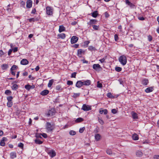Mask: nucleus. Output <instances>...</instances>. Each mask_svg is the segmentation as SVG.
<instances>
[{
  "label": "nucleus",
  "mask_w": 159,
  "mask_h": 159,
  "mask_svg": "<svg viewBox=\"0 0 159 159\" xmlns=\"http://www.w3.org/2000/svg\"><path fill=\"white\" fill-rule=\"evenodd\" d=\"M119 61L123 66L125 65L127 62V59L126 57L123 55L120 57Z\"/></svg>",
  "instance_id": "obj_1"
},
{
  "label": "nucleus",
  "mask_w": 159,
  "mask_h": 159,
  "mask_svg": "<svg viewBox=\"0 0 159 159\" xmlns=\"http://www.w3.org/2000/svg\"><path fill=\"white\" fill-rule=\"evenodd\" d=\"M46 128L47 129L48 132H51L53 129L52 125L50 123L48 122L46 123Z\"/></svg>",
  "instance_id": "obj_2"
},
{
  "label": "nucleus",
  "mask_w": 159,
  "mask_h": 159,
  "mask_svg": "<svg viewBox=\"0 0 159 159\" xmlns=\"http://www.w3.org/2000/svg\"><path fill=\"white\" fill-rule=\"evenodd\" d=\"M55 114V111L54 109H51L48 111L46 115L48 117L52 116Z\"/></svg>",
  "instance_id": "obj_3"
},
{
  "label": "nucleus",
  "mask_w": 159,
  "mask_h": 159,
  "mask_svg": "<svg viewBox=\"0 0 159 159\" xmlns=\"http://www.w3.org/2000/svg\"><path fill=\"white\" fill-rule=\"evenodd\" d=\"M81 109L84 111H87L91 110L90 106L85 104L83 105Z\"/></svg>",
  "instance_id": "obj_4"
},
{
  "label": "nucleus",
  "mask_w": 159,
  "mask_h": 159,
  "mask_svg": "<svg viewBox=\"0 0 159 159\" xmlns=\"http://www.w3.org/2000/svg\"><path fill=\"white\" fill-rule=\"evenodd\" d=\"M47 14L49 15H52L53 14V9L49 7H47L46 8Z\"/></svg>",
  "instance_id": "obj_5"
},
{
  "label": "nucleus",
  "mask_w": 159,
  "mask_h": 159,
  "mask_svg": "<svg viewBox=\"0 0 159 159\" xmlns=\"http://www.w3.org/2000/svg\"><path fill=\"white\" fill-rule=\"evenodd\" d=\"M93 68L96 71H99L101 69H102V67L98 64H94L93 66Z\"/></svg>",
  "instance_id": "obj_6"
},
{
  "label": "nucleus",
  "mask_w": 159,
  "mask_h": 159,
  "mask_svg": "<svg viewBox=\"0 0 159 159\" xmlns=\"http://www.w3.org/2000/svg\"><path fill=\"white\" fill-rule=\"evenodd\" d=\"M78 40V37L76 36H73L71 38V43L72 44L75 43L77 42Z\"/></svg>",
  "instance_id": "obj_7"
},
{
  "label": "nucleus",
  "mask_w": 159,
  "mask_h": 159,
  "mask_svg": "<svg viewBox=\"0 0 159 159\" xmlns=\"http://www.w3.org/2000/svg\"><path fill=\"white\" fill-rule=\"evenodd\" d=\"M125 3L127 4L130 8H134L135 6L128 0H125Z\"/></svg>",
  "instance_id": "obj_8"
},
{
  "label": "nucleus",
  "mask_w": 159,
  "mask_h": 159,
  "mask_svg": "<svg viewBox=\"0 0 159 159\" xmlns=\"http://www.w3.org/2000/svg\"><path fill=\"white\" fill-rule=\"evenodd\" d=\"M82 85H83V81L81 80L77 81L75 84L76 87L79 88H80Z\"/></svg>",
  "instance_id": "obj_9"
},
{
  "label": "nucleus",
  "mask_w": 159,
  "mask_h": 159,
  "mask_svg": "<svg viewBox=\"0 0 159 159\" xmlns=\"http://www.w3.org/2000/svg\"><path fill=\"white\" fill-rule=\"evenodd\" d=\"M32 2L30 0H28L26 2V7L28 8H30L32 7Z\"/></svg>",
  "instance_id": "obj_10"
},
{
  "label": "nucleus",
  "mask_w": 159,
  "mask_h": 159,
  "mask_svg": "<svg viewBox=\"0 0 159 159\" xmlns=\"http://www.w3.org/2000/svg\"><path fill=\"white\" fill-rule=\"evenodd\" d=\"M7 140V139L6 137H3L2 140H1L0 145L2 146H4L5 145V141Z\"/></svg>",
  "instance_id": "obj_11"
},
{
  "label": "nucleus",
  "mask_w": 159,
  "mask_h": 159,
  "mask_svg": "<svg viewBox=\"0 0 159 159\" xmlns=\"http://www.w3.org/2000/svg\"><path fill=\"white\" fill-rule=\"evenodd\" d=\"M83 85H85L86 86H89L90 84L91 81L89 80H87L86 81H83Z\"/></svg>",
  "instance_id": "obj_12"
},
{
  "label": "nucleus",
  "mask_w": 159,
  "mask_h": 159,
  "mask_svg": "<svg viewBox=\"0 0 159 159\" xmlns=\"http://www.w3.org/2000/svg\"><path fill=\"white\" fill-rule=\"evenodd\" d=\"M97 21L95 19L90 20V21L88 23L89 25H91L93 24H96Z\"/></svg>",
  "instance_id": "obj_13"
},
{
  "label": "nucleus",
  "mask_w": 159,
  "mask_h": 159,
  "mask_svg": "<svg viewBox=\"0 0 159 159\" xmlns=\"http://www.w3.org/2000/svg\"><path fill=\"white\" fill-rule=\"evenodd\" d=\"M49 92V91L48 90H44L42 91L40 94L43 96H45L48 94Z\"/></svg>",
  "instance_id": "obj_14"
},
{
  "label": "nucleus",
  "mask_w": 159,
  "mask_h": 159,
  "mask_svg": "<svg viewBox=\"0 0 159 159\" xmlns=\"http://www.w3.org/2000/svg\"><path fill=\"white\" fill-rule=\"evenodd\" d=\"M20 63L23 65H26L28 63V61L25 59H23L20 62Z\"/></svg>",
  "instance_id": "obj_15"
},
{
  "label": "nucleus",
  "mask_w": 159,
  "mask_h": 159,
  "mask_svg": "<svg viewBox=\"0 0 159 159\" xmlns=\"http://www.w3.org/2000/svg\"><path fill=\"white\" fill-rule=\"evenodd\" d=\"M153 89L152 87H150L147 88L145 90V92L147 93L152 92L153 91Z\"/></svg>",
  "instance_id": "obj_16"
},
{
  "label": "nucleus",
  "mask_w": 159,
  "mask_h": 159,
  "mask_svg": "<svg viewBox=\"0 0 159 159\" xmlns=\"http://www.w3.org/2000/svg\"><path fill=\"white\" fill-rule=\"evenodd\" d=\"M103 112L104 113V114L106 115L108 113L107 110L106 109L102 110V108L100 109L99 110L100 113L102 114L103 113Z\"/></svg>",
  "instance_id": "obj_17"
},
{
  "label": "nucleus",
  "mask_w": 159,
  "mask_h": 159,
  "mask_svg": "<svg viewBox=\"0 0 159 159\" xmlns=\"http://www.w3.org/2000/svg\"><path fill=\"white\" fill-rule=\"evenodd\" d=\"M49 154L50 156H51L52 157H54L56 155L55 152L53 150H52L49 153Z\"/></svg>",
  "instance_id": "obj_18"
},
{
  "label": "nucleus",
  "mask_w": 159,
  "mask_h": 159,
  "mask_svg": "<svg viewBox=\"0 0 159 159\" xmlns=\"http://www.w3.org/2000/svg\"><path fill=\"white\" fill-rule=\"evenodd\" d=\"M65 30V27L62 25H60L59 29V31L61 33L62 31H64Z\"/></svg>",
  "instance_id": "obj_19"
},
{
  "label": "nucleus",
  "mask_w": 159,
  "mask_h": 159,
  "mask_svg": "<svg viewBox=\"0 0 159 159\" xmlns=\"http://www.w3.org/2000/svg\"><path fill=\"white\" fill-rule=\"evenodd\" d=\"M142 84L144 85H146L148 84V80L147 79H144L142 81Z\"/></svg>",
  "instance_id": "obj_20"
},
{
  "label": "nucleus",
  "mask_w": 159,
  "mask_h": 159,
  "mask_svg": "<svg viewBox=\"0 0 159 159\" xmlns=\"http://www.w3.org/2000/svg\"><path fill=\"white\" fill-rule=\"evenodd\" d=\"M58 38H61V39H64L66 37L65 34L64 33H62L61 34H59L57 35Z\"/></svg>",
  "instance_id": "obj_21"
},
{
  "label": "nucleus",
  "mask_w": 159,
  "mask_h": 159,
  "mask_svg": "<svg viewBox=\"0 0 159 159\" xmlns=\"http://www.w3.org/2000/svg\"><path fill=\"white\" fill-rule=\"evenodd\" d=\"M132 137L134 140H136L139 139L138 135L136 134H134L132 135Z\"/></svg>",
  "instance_id": "obj_22"
},
{
  "label": "nucleus",
  "mask_w": 159,
  "mask_h": 159,
  "mask_svg": "<svg viewBox=\"0 0 159 159\" xmlns=\"http://www.w3.org/2000/svg\"><path fill=\"white\" fill-rule=\"evenodd\" d=\"M8 67V66L7 64H3L1 66L2 69L3 70H6Z\"/></svg>",
  "instance_id": "obj_23"
},
{
  "label": "nucleus",
  "mask_w": 159,
  "mask_h": 159,
  "mask_svg": "<svg viewBox=\"0 0 159 159\" xmlns=\"http://www.w3.org/2000/svg\"><path fill=\"white\" fill-rule=\"evenodd\" d=\"M98 14L97 11H95L92 13V16L94 18H96Z\"/></svg>",
  "instance_id": "obj_24"
},
{
  "label": "nucleus",
  "mask_w": 159,
  "mask_h": 159,
  "mask_svg": "<svg viewBox=\"0 0 159 159\" xmlns=\"http://www.w3.org/2000/svg\"><path fill=\"white\" fill-rule=\"evenodd\" d=\"M84 52V51L81 49H80L78 50L77 53L78 56L81 57V56L82 54Z\"/></svg>",
  "instance_id": "obj_25"
},
{
  "label": "nucleus",
  "mask_w": 159,
  "mask_h": 159,
  "mask_svg": "<svg viewBox=\"0 0 159 159\" xmlns=\"http://www.w3.org/2000/svg\"><path fill=\"white\" fill-rule=\"evenodd\" d=\"M95 139L97 140V141H98L100 140V135L98 134H96L95 136Z\"/></svg>",
  "instance_id": "obj_26"
},
{
  "label": "nucleus",
  "mask_w": 159,
  "mask_h": 159,
  "mask_svg": "<svg viewBox=\"0 0 159 159\" xmlns=\"http://www.w3.org/2000/svg\"><path fill=\"white\" fill-rule=\"evenodd\" d=\"M11 157V158H14L16 157V154L15 152H11L10 153Z\"/></svg>",
  "instance_id": "obj_27"
},
{
  "label": "nucleus",
  "mask_w": 159,
  "mask_h": 159,
  "mask_svg": "<svg viewBox=\"0 0 159 159\" xmlns=\"http://www.w3.org/2000/svg\"><path fill=\"white\" fill-rule=\"evenodd\" d=\"M35 142L36 143L41 144L43 142L40 140L39 139H36L35 140Z\"/></svg>",
  "instance_id": "obj_28"
},
{
  "label": "nucleus",
  "mask_w": 159,
  "mask_h": 159,
  "mask_svg": "<svg viewBox=\"0 0 159 159\" xmlns=\"http://www.w3.org/2000/svg\"><path fill=\"white\" fill-rule=\"evenodd\" d=\"M18 88V85L16 84H14L11 87L13 90H16Z\"/></svg>",
  "instance_id": "obj_29"
},
{
  "label": "nucleus",
  "mask_w": 159,
  "mask_h": 159,
  "mask_svg": "<svg viewBox=\"0 0 159 159\" xmlns=\"http://www.w3.org/2000/svg\"><path fill=\"white\" fill-rule=\"evenodd\" d=\"M53 82V80H51L49 81V83L48 84V87H50L52 85Z\"/></svg>",
  "instance_id": "obj_30"
},
{
  "label": "nucleus",
  "mask_w": 159,
  "mask_h": 159,
  "mask_svg": "<svg viewBox=\"0 0 159 159\" xmlns=\"http://www.w3.org/2000/svg\"><path fill=\"white\" fill-rule=\"evenodd\" d=\"M84 120V119L83 118L80 117L78 118H77L75 120V122H80L82 121H83Z\"/></svg>",
  "instance_id": "obj_31"
},
{
  "label": "nucleus",
  "mask_w": 159,
  "mask_h": 159,
  "mask_svg": "<svg viewBox=\"0 0 159 159\" xmlns=\"http://www.w3.org/2000/svg\"><path fill=\"white\" fill-rule=\"evenodd\" d=\"M31 86L29 84L26 85L25 86V89L28 90H29L31 89Z\"/></svg>",
  "instance_id": "obj_32"
},
{
  "label": "nucleus",
  "mask_w": 159,
  "mask_h": 159,
  "mask_svg": "<svg viewBox=\"0 0 159 159\" xmlns=\"http://www.w3.org/2000/svg\"><path fill=\"white\" fill-rule=\"evenodd\" d=\"M80 93H74L73 95V97L74 98H76L77 97L79 96Z\"/></svg>",
  "instance_id": "obj_33"
},
{
  "label": "nucleus",
  "mask_w": 159,
  "mask_h": 159,
  "mask_svg": "<svg viewBox=\"0 0 159 159\" xmlns=\"http://www.w3.org/2000/svg\"><path fill=\"white\" fill-rule=\"evenodd\" d=\"M7 105L8 107H11L12 105V102L8 101Z\"/></svg>",
  "instance_id": "obj_34"
},
{
  "label": "nucleus",
  "mask_w": 159,
  "mask_h": 159,
  "mask_svg": "<svg viewBox=\"0 0 159 159\" xmlns=\"http://www.w3.org/2000/svg\"><path fill=\"white\" fill-rule=\"evenodd\" d=\"M17 68V66L16 65H14L12 66V67L11 68L10 70H14L16 69Z\"/></svg>",
  "instance_id": "obj_35"
},
{
  "label": "nucleus",
  "mask_w": 159,
  "mask_h": 159,
  "mask_svg": "<svg viewBox=\"0 0 159 159\" xmlns=\"http://www.w3.org/2000/svg\"><path fill=\"white\" fill-rule=\"evenodd\" d=\"M11 91L9 90H7L5 91V93L7 95H9L11 94Z\"/></svg>",
  "instance_id": "obj_36"
},
{
  "label": "nucleus",
  "mask_w": 159,
  "mask_h": 159,
  "mask_svg": "<svg viewBox=\"0 0 159 159\" xmlns=\"http://www.w3.org/2000/svg\"><path fill=\"white\" fill-rule=\"evenodd\" d=\"M20 6L21 7H24L25 6V2L24 1H21L20 2Z\"/></svg>",
  "instance_id": "obj_37"
},
{
  "label": "nucleus",
  "mask_w": 159,
  "mask_h": 159,
  "mask_svg": "<svg viewBox=\"0 0 159 159\" xmlns=\"http://www.w3.org/2000/svg\"><path fill=\"white\" fill-rule=\"evenodd\" d=\"M92 26L94 30H98L99 29V26H98L97 25H93Z\"/></svg>",
  "instance_id": "obj_38"
},
{
  "label": "nucleus",
  "mask_w": 159,
  "mask_h": 159,
  "mask_svg": "<svg viewBox=\"0 0 159 159\" xmlns=\"http://www.w3.org/2000/svg\"><path fill=\"white\" fill-rule=\"evenodd\" d=\"M115 70L117 72H120L122 68L119 67H116L115 68Z\"/></svg>",
  "instance_id": "obj_39"
},
{
  "label": "nucleus",
  "mask_w": 159,
  "mask_h": 159,
  "mask_svg": "<svg viewBox=\"0 0 159 159\" xmlns=\"http://www.w3.org/2000/svg\"><path fill=\"white\" fill-rule=\"evenodd\" d=\"M24 144L21 143H20L18 145V147L23 149V148Z\"/></svg>",
  "instance_id": "obj_40"
},
{
  "label": "nucleus",
  "mask_w": 159,
  "mask_h": 159,
  "mask_svg": "<svg viewBox=\"0 0 159 159\" xmlns=\"http://www.w3.org/2000/svg\"><path fill=\"white\" fill-rule=\"evenodd\" d=\"M106 152L109 155L112 154L111 150L110 149H107L106 151Z\"/></svg>",
  "instance_id": "obj_41"
},
{
  "label": "nucleus",
  "mask_w": 159,
  "mask_h": 159,
  "mask_svg": "<svg viewBox=\"0 0 159 159\" xmlns=\"http://www.w3.org/2000/svg\"><path fill=\"white\" fill-rule=\"evenodd\" d=\"M69 134L70 135H74L76 134V132L73 130H71L70 131Z\"/></svg>",
  "instance_id": "obj_42"
},
{
  "label": "nucleus",
  "mask_w": 159,
  "mask_h": 159,
  "mask_svg": "<svg viewBox=\"0 0 159 159\" xmlns=\"http://www.w3.org/2000/svg\"><path fill=\"white\" fill-rule=\"evenodd\" d=\"M107 96L110 98H113V96H112L111 93H108L107 94Z\"/></svg>",
  "instance_id": "obj_43"
},
{
  "label": "nucleus",
  "mask_w": 159,
  "mask_h": 159,
  "mask_svg": "<svg viewBox=\"0 0 159 159\" xmlns=\"http://www.w3.org/2000/svg\"><path fill=\"white\" fill-rule=\"evenodd\" d=\"M13 97L11 96H9L7 98V99L8 100V101L12 102L11 101Z\"/></svg>",
  "instance_id": "obj_44"
},
{
  "label": "nucleus",
  "mask_w": 159,
  "mask_h": 159,
  "mask_svg": "<svg viewBox=\"0 0 159 159\" xmlns=\"http://www.w3.org/2000/svg\"><path fill=\"white\" fill-rule=\"evenodd\" d=\"M117 110L115 109H113L111 110V112L113 114H115L117 113Z\"/></svg>",
  "instance_id": "obj_45"
},
{
  "label": "nucleus",
  "mask_w": 159,
  "mask_h": 159,
  "mask_svg": "<svg viewBox=\"0 0 159 159\" xmlns=\"http://www.w3.org/2000/svg\"><path fill=\"white\" fill-rule=\"evenodd\" d=\"M98 121L102 125H103L104 124V122L103 121L102 119L99 118H98Z\"/></svg>",
  "instance_id": "obj_46"
},
{
  "label": "nucleus",
  "mask_w": 159,
  "mask_h": 159,
  "mask_svg": "<svg viewBox=\"0 0 159 159\" xmlns=\"http://www.w3.org/2000/svg\"><path fill=\"white\" fill-rule=\"evenodd\" d=\"M97 87L98 88H102V84L101 83H100L99 81H98L97 82Z\"/></svg>",
  "instance_id": "obj_47"
},
{
  "label": "nucleus",
  "mask_w": 159,
  "mask_h": 159,
  "mask_svg": "<svg viewBox=\"0 0 159 159\" xmlns=\"http://www.w3.org/2000/svg\"><path fill=\"white\" fill-rule=\"evenodd\" d=\"M115 40L116 41H117L119 39V37L118 35L117 34H115L114 35Z\"/></svg>",
  "instance_id": "obj_48"
},
{
  "label": "nucleus",
  "mask_w": 159,
  "mask_h": 159,
  "mask_svg": "<svg viewBox=\"0 0 159 159\" xmlns=\"http://www.w3.org/2000/svg\"><path fill=\"white\" fill-rule=\"evenodd\" d=\"M76 74V72H73V73H72L71 74V77L72 78H75Z\"/></svg>",
  "instance_id": "obj_49"
},
{
  "label": "nucleus",
  "mask_w": 159,
  "mask_h": 159,
  "mask_svg": "<svg viewBox=\"0 0 159 159\" xmlns=\"http://www.w3.org/2000/svg\"><path fill=\"white\" fill-rule=\"evenodd\" d=\"M132 117L133 119H135L137 118V114L136 113H134L132 114Z\"/></svg>",
  "instance_id": "obj_50"
},
{
  "label": "nucleus",
  "mask_w": 159,
  "mask_h": 159,
  "mask_svg": "<svg viewBox=\"0 0 159 159\" xmlns=\"http://www.w3.org/2000/svg\"><path fill=\"white\" fill-rule=\"evenodd\" d=\"M85 129L84 127H83L82 128H81L79 129V132L80 133H82L83 131H84V130Z\"/></svg>",
  "instance_id": "obj_51"
},
{
  "label": "nucleus",
  "mask_w": 159,
  "mask_h": 159,
  "mask_svg": "<svg viewBox=\"0 0 159 159\" xmlns=\"http://www.w3.org/2000/svg\"><path fill=\"white\" fill-rule=\"evenodd\" d=\"M73 84V82L71 81L68 80L67 82V84L68 85H72Z\"/></svg>",
  "instance_id": "obj_52"
},
{
  "label": "nucleus",
  "mask_w": 159,
  "mask_h": 159,
  "mask_svg": "<svg viewBox=\"0 0 159 159\" xmlns=\"http://www.w3.org/2000/svg\"><path fill=\"white\" fill-rule=\"evenodd\" d=\"M42 136L44 138H46L47 137V134L45 133H43L41 134Z\"/></svg>",
  "instance_id": "obj_53"
},
{
  "label": "nucleus",
  "mask_w": 159,
  "mask_h": 159,
  "mask_svg": "<svg viewBox=\"0 0 159 159\" xmlns=\"http://www.w3.org/2000/svg\"><path fill=\"white\" fill-rule=\"evenodd\" d=\"M153 158L156 159H159V155H155L153 156Z\"/></svg>",
  "instance_id": "obj_54"
},
{
  "label": "nucleus",
  "mask_w": 159,
  "mask_h": 159,
  "mask_svg": "<svg viewBox=\"0 0 159 159\" xmlns=\"http://www.w3.org/2000/svg\"><path fill=\"white\" fill-rule=\"evenodd\" d=\"M148 39L149 41H151L152 39V37L151 35H149L148 37Z\"/></svg>",
  "instance_id": "obj_55"
},
{
  "label": "nucleus",
  "mask_w": 159,
  "mask_h": 159,
  "mask_svg": "<svg viewBox=\"0 0 159 159\" xmlns=\"http://www.w3.org/2000/svg\"><path fill=\"white\" fill-rule=\"evenodd\" d=\"M29 21L31 22L32 21L34 22L35 21V19L34 18H31L29 19Z\"/></svg>",
  "instance_id": "obj_56"
},
{
  "label": "nucleus",
  "mask_w": 159,
  "mask_h": 159,
  "mask_svg": "<svg viewBox=\"0 0 159 159\" xmlns=\"http://www.w3.org/2000/svg\"><path fill=\"white\" fill-rule=\"evenodd\" d=\"M12 51H13L14 52H16L18 51V48L15 47L13 49H12Z\"/></svg>",
  "instance_id": "obj_57"
},
{
  "label": "nucleus",
  "mask_w": 159,
  "mask_h": 159,
  "mask_svg": "<svg viewBox=\"0 0 159 159\" xmlns=\"http://www.w3.org/2000/svg\"><path fill=\"white\" fill-rule=\"evenodd\" d=\"M105 59L104 58H103L102 59H100L99 60V61L101 63H102L105 62Z\"/></svg>",
  "instance_id": "obj_58"
},
{
  "label": "nucleus",
  "mask_w": 159,
  "mask_h": 159,
  "mask_svg": "<svg viewBox=\"0 0 159 159\" xmlns=\"http://www.w3.org/2000/svg\"><path fill=\"white\" fill-rule=\"evenodd\" d=\"M36 12V10L35 8H34L32 9L31 13L32 14H35V12Z\"/></svg>",
  "instance_id": "obj_59"
},
{
  "label": "nucleus",
  "mask_w": 159,
  "mask_h": 159,
  "mask_svg": "<svg viewBox=\"0 0 159 159\" xmlns=\"http://www.w3.org/2000/svg\"><path fill=\"white\" fill-rule=\"evenodd\" d=\"M12 49H10L8 52V55H10L12 52Z\"/></svg>",
  "instance_id": "obj_60"
},
{
  "label": "nucleus",
  "mask_w": 159,
  "mask_h": 159,
  "mask_svg": "<svg viewBox=\"0 0 159 159\" xmlns=\"http://www.w3.org/2000/svg\"><path fill=\"white\" fill-rule=\"evenodd\" d=\"M79 46L78 44H75L73 46V47L75 48H77Z\"/></svg>",
  "instance_id": "obj_61"
},
{
  "label": "nucleus",
  "mask_w": 159,
  "mask_h": 159,
  "mask_svg": "<svg viewBox=\"0 0 159 159\" xmlns=\"http://www.w3.org/2000/svg\"><path fill=\"white\" fill-rule=\"evenodd\" d=\"M61 86L60 85H57L56 87V89L57 90H60L61 89Z\"/></svg>",
  "instance_id": "obj_62"
},
{
  "label": "nucleus",
  "mask_w": 159,
  "mask_h": 159,
  "mask_svg": "<svg viewBox=\"0 0 159 159\" xmlns=\"http://www.w3.org/2000/svg\"><path fill=\"white\" fill-rule=\"evenodd\" d=\"M28 73L27 72H25L23 74V75L24 76H26L28 75Z\"/></svg>",
  "instance_id": "obj_63"
},
{
  "label": "nucleus",
  "mask_w": 159,
  "mask_h": 159,
  "mask_svg": "<svg viewBox=\"0 0 159 159\" xmlns=\"http://www.w3.org/2000/svg\"><path fill=\"white\" fill-rule=\"evenodd\" d=\"M29 78L31 80H34V77H32L31 75L29 76Z\"/></svg>",
  "instance_id": "obj_64"
}]
</instances>
